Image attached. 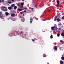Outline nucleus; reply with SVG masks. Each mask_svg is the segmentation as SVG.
Wrapping results in <instances>:
<instances>
[{
  "mask_svg": "<svg viewBox=\"0 0 64 64\" xmlns=\"http://www.w3.org/2000/svg\"><path fill=\"white\" fill-rule=\"evenodd\" d=\"M2 10H3V11L4 12H7V8H6V7L4 6L1 8Z\"/></svg>",
  "mask_w": 64,
  "mask_h": 64,
  "instance_id": "nucleus-1",
  "label": "nucleus"
},
{
  "mask_svg": "<svg viewBox=\"0 0 64 64\" xmlns=\"http://www.w3.org/2000/svg\"><path fill=\"white\" fill-rule=\"evenodd\" d=\"M0 17L1 19H2V18H4V16L2 12H0Z\"/></svg>",
  "mask_w": 64,
  "mask_h": 64,
  "instance_id": "nucleus-2",
  "label": "nucleus"
},
{
  "mask_svg": "<svg viewBox=\"0 0 64 64\" xmlns=\"http://www.w3.org/2000/svg\"><path fill=\"white\" fill-rule=\"evenodd\" d=\"M57 22H60V21H61V20L59 18H58L56 19H56H54V21H57Z\"/></svg>",
  "mask_w": 64,
  "mask_h": 64,
  "instance_id": "nucleus-3",
  "label": "nucleus"
},
{
  "mask_svg": "<svg viewBox=\"0 0 64 64\" xmlns=\"http://www.w3.org/2000/svg\"><path fill=\"white\" fill-rule=\"evenodd\" d=\"M30 23L31 24V23H32V22H33V18L32 17H31L30 18Z\"/></svg>",
  "mask_w": 64,
  "mask_h": 64,
  "instance_id": "nucleus-4",
  "label": "nucleus"
},
{
  "mask_svg": "<svg viewBox=\"0 0 64 64\" xmlns=\"http://www.w3.org/2000/svg\"><path fill=\"white\" fill-rule=\"evenodd\" d=\"M54 28H55V26H52L51 28V29L52 30H54V31H55V30L54 29Z\"/></svg>",
  "mask_w": 64,
  "mask_h": 64,
  "instance_id": "nucleus-5",
  "label": "nucleus"
},
{
  "mask_svg": "<svg viewBox=\"0 0 64 64\" xmlns=\"http://www.w3.org/2000/svg\"><path fill=\"white\" fill-rule=\"evenodd\" d=\"M16 14H11V16L12 17H13L14 16H15Z\"/></svg>",
  "mask_w": 64,
  "mask_h": 64,
  "instance_id": "nucleus-6",
  "label": "nucleus"
},
{
  "mask_svg": "<svg viewBox=\"0 0 64 64\" xmlns=\"http://www.w3.org/2000/svg\"><path fill=\"white\" fill-rule=\"evenodd\" d=\"M8 9L9 10H11L12 9V7L11 6L8 7Z\"/></svg>",
  "mask_w": 64,
  "mask_h": 64,
  "instance_id": "nucleus-7",
  "label": "nucleus"
},
{
  "mask_svg": "<svg viewBox=\"0 0 64 64\" xmlns=\"http://www.w3.org/2000/svg\"><path fill=\"white\" fill-rule=\"evenodd\" d=\"M64 62L62 60H60V64H63Z\"/></svg>",
  "mask_w": 64,
  "mask_h": 64,
  "instance_id": "nucleus-8",
  "label": "nucleus"
},
{
  "mask_svg": "<svg viewBox=\"0 0 64 64\" xmlns=\"http://www.w3.org/2000/svg\"><path fill=\"white\" fill-rule=\"evenodd\" d=\"M61 36H62L64 37V32H62L61 34Z\"/></svg>",
  "mask_w": 64,
  "mask_h": 64,
  "instance_id": "nucleus-9",
  "label": "nucleus"
},
{
  "mask_svg": "<svg viewBox=\"0 0 64 64\" xmlns=\"http://www.w3.org/2000/svg\"><path fill=\"white\" fill-rule=\"evenodd\" d=\"M5 14L6 16H8L9 15V13L7 12H5Z\"/></svg>",
  "mask_w": 64,
  "mask_h": 64,
  "instance_id": "nucleus-10",
  "label": "nucleus"
},
{
  "mask_svg": "<svg viewBox=\"0 0 64 64\" xmlns=\"http://www.w3.org/2000/svg\"><path fill=\"white\" fill-rule=\"evenodd\" d=\"M22 9H20V8H18V11H22Z\"/></svg>",
  "mask_w": 64,
  "mask_h": 64,
  "instance_id": "nucleus-11",
  "label": "nucleus"
},
{
  "mask_svg": "<svg viewBox=\"0 0 64 64\" xmlns=\"http://www.w3.org/2000/svg\"><path fill=\"white\" fill-rule=\"evenodd\" d=\"M54 49H55V50H57V47L56 46H54Z\"/></svg>",
  "mask_w": 64,
  "mask_h": 64,
  "instance_id": "nucleus-12",
  "label": "nucleus"
},
{
  "mask_svg": "<svg viewBox=\"0 0 64 64\" xmlns=\"http://www.w3.org/2000/svg\"><path fill=\"white\" fill-rule=\"evenodd\" d=\"M14 10H15L16 9V8H17V7L16 6H14Z\"/></svg>",
  "mask_w": 64,
  "mask_h": 64,
  "instance_id": "nucleus-13",
  "label": "nucleus"
},
{
  "mask_svg": "<svg viewBox=\"0 0 64 64\" xmlns=\"http://www.w3.org/2000/svg\"><path fill=\"white\" fill-rule=\"evenodd\" d=\"M57 16H56L54 18V19H56V20H57Z\"/></svg>",
  "mask_w": 64,
  "mask_h": 64,
  "instance_id": "nucleus-14",
  "label": "nucleus"
},
{
  "mask_svg": "<svg viewBox=\"0 0 64 64\" xmlns=\"http://www.w3.org/2000/svg\"><path fill=\"white\" fill-rule=\"evenodd\" d=\"M61 59L62 60H64V57H61Z\"/></svg>",
  "mask_w": 64,
  "mask_h": 64,
  "instance_id": "nucleus-15",
  "label": "nucleus"
},
{
  "mask_svg": "<svg viewBox=\"0 0 64 64\" xmlns=\"http://www.w3.org/2000/svg\"><path fill=\"white\" fill-rule=\"evenodd\" d=\"M57 4H59V1L58 0H57Z\"/></svg>",
  "mask_w": 64,
  "mask_h": 64,
  "instance_id": "nucleus-16",
  "label": "nucleus"
},
{
  "mask_svg": "<svg viewBox=\"0 0 64 64\" xmlns=\"http://www.w3.org/2000/svg\"><path fill=\"white\" fill-rule=\"evenodd\" d=\"M50 38L51 39H52V38H53V35H51V36H50Z\"/></svg>",
  "mask_w": 64,
  "mask_h": 64,
  "instance_id": "nucleus-17",
  "label": "nucleus"
},
{
  "mask_svg": "<svg viewBox=\"0 0 64 64\" xmlns=\"http://www.w3.org/2000/svg\"><path fill=\"white\" fill-rule=\"evenodd\" d=\"M57 36L58 37H59L60 36V34H57Z\"/></svg>",
  "mask_w": 64,
  "mask_h": 64,
  "instance_id": "nucleus-18",
  "label": "nucleus"
},
{
  "mask_svg": "<svg viewBox=\"0 0 64 64\" xmlns=\"http://www.w3.org/2000/svg\"><path fill=\"white\" fill-rule=\"evenodd\" d=\"M46 55L45 54H43V56L44 57H46Z\"/></svg>",
  "mask_w": 64,
  "mask_h": 64,
  "instance_id": "nucleus-19",
  "label": "nucleus"
},
{
  "mask_svg": "<svg viewBox=\"0 0 64 64\" xmlns=\"http://www.w3.org/2000/svg\"><path fill=\"white\" fill-rule=\"evenodd\" d=\"M58 25L59 26H61L62 25V24H61V23H60Z\"/></svg>",
  "mask_w": 64,
  "mask_h": 64,
  "instance_id": "nucleus-20",
  "label": "nucleus"
},
{
  "mask_svg": "<svg viewBox=\"0 0 64 64\" xmlns=\"http://www.w3.org/2000/svg\"><path fill=\"white\" fill-rule=\"evenodd\" d=\"M12 6V7H14V6H15V4H13L11 5Z\"/></svg>",
  "mask_w": 64,
  "mask_h": 64,
  "instance_id": "nucleus-21",
  "label": "nucleus"
},
{
  "mask_svg": "<svg viewBox=\"0 0 64 64\" xmlns=\"http://www.w3.org/2000/svg\"><path fill=\"white\" fill-rule=\"evenodd\" d=\"M24 9H25V10H27V8H26V7H24Z\"/></svg>",
  "mask_w": 64,
  "mask_h": 64,
  "instance_id": "nucleus-22",
  "label": "nucleus"
},
{
  "mask_svg": "<svg viewBox=\"0 0 64 64\" xmlns=\"http://www.w3.org/2000/svg\"><path fill=\"white\" fill-rule=\"evenodd\" d=\"M0 2H4V0H2L1 1V0H0Z\"/></svg>",
  "mask_w": 64,
  "mask_h": 64,
  "instance_id": "nucleus-23",
  "label": "nucleus"
},
{
  "mask_svg": "<svg viewBox=\"0 0 64 64\" xmlns=\"http://www.w3.org/2000/svg\"><path fill=\"white\" fill-rule=\"evenodd\" d=\"M60 42L61 43H62V42H63V41L62 40H60Z\"/></svg>",
  "mask_w": 64,
  "mask_h": 64,
  "instance_id": "nucleus-24",
  "label": "nucleus"
},
{
  "mask_svg": "<svg viewBox=\"0 0 64 64\" xmlns=\"http://www.w3.org/2000/svg\"><path fill=\"white\" fill-rule=\"evenodd\" d=\"M21 8H22L23 7V6H20Z\"/></svg>",
  "mask_w": 64,
  "mask_h": 64,
  "instance_id": "nucleus-25",
  "label": "nucleus"
},
{
  "mask_svg": "<svg viewBox=\"0 0 64 64\" xmlns=\"http://www.w3.org/2000/svg\"><path fill=\"white\" fill-rule=\"evenodd\" d=\"M62 19H64V16H63V17H62Z\"/></svg>",
  "mask_w": 64,
  "mask_h": 64,
  "instance_id": "nucleus-26",
  "label": "nucleus"
},
{
  "mask_svg": "<svg viewBox=\"0 0 64 64\" xmlns=\"http://www.w3.org/2000/svg\"><path fill=\"white\" fill-rule=\"evenodd\" d=\"M21 5L22 6H23V5H24V4L23 3H21Z\"/></svg>",
  "mask_w": 64,
  "mask_h": 64,
  "instance_id": "nucleus-27",
  "label": "nucleus"
},
{
  "mask_svg": "<svg viewBox=\"0 0 64 64\" xmlns=\"http://www.w3.org/2000/svg\"><path fill=\"white\" fill-rule=\"evenodd\" d=\"M11 2H8V3H10H10H11Z\"/></svg>",
  "mask_w": 64,
  "mask_h": 64,
  "instance_id": "nucleus-28",
  "label": "nucleus"
},
{
  "mask_svg": "<svg viewBox=\"0 0 64 64\" xmlns=\"http://www.w3.org/2000/svg\"><path fill=\"white\" fill-rule=\"evenodd\" d=\"M32 11H33V10H34V8H32Z\"/></svg>",
  "mask_w": 64,
  "mask_h": 64,
  "instance_id": "nucleus-29",
  "label": "nucleus"
},
{
  "mask_svg": "<svg viewBox=\"0 0 64 64\" xmlns=\"http://www.w3.org/2000/svg\"><path fill=\"white\" fill-rule=\"evenodd\" d=\"M21 33H23V32L21 31L20 32V34H21Z\"/></svg>",
  "mask_w": 64,
  "mask_h": 64,
  "instance_id": "nucleus-30",
  "label": "nucleus"
},
{
  "mask_svg": "<svg viewBox=\"0 0 64 64\" xmlns=\"http://www.w3.org/2000/svg\"><path fill=\"white\" fill-rule=\"evenodd\" d=\"M32 41H33V42H34V40L32 39Z\"/></svg>",
  "mask_w": 64,
  "mask_h": 64,
  "instance_id": "nucleus-31",
  "label": "nucleus"
},
{
  "mask_svg": "<svg viewBox=\"0 0 64 64\" xmlns=\"http://www.w3.org/2000/svg\"><path fill=\"white\" fill-rule=\"evenodd\" d=\"M24 12L25 13V12H26V10H24Z\"/></svg>",
  "mask_w": 64,
  "mask_h": 64,
  "instance_id": "nucleus-32",
  "label": "nucleus"
},
{
  "mask_svg": "<svg viewBox=\"0 0 64 64\" xmlns=\"http://www.w3.org/2000/svg\"><path fill=\"white\" fill-rule=\"evenodd\" d=\"M55 28L56 29H58V28H57V27H55Z\"/></svg>",
  "mask_w": 64,
  "mask_h": 64,
  "instance_id": "nucleus-33",
  "label": "nucleus"
},
{
  "mask_svg": "<svg viewBox=\"0 0 64 64\" xmlns=\"http://www.w3.org/2000/svg\"><path fill=\"white\" fill-rule=\"evenodd\" d=\"M64 57V55H62V57Z\"/></svg>",
  "mask_w": 64,
  "mask_h": 64,
  "instance_id": "nucleus-34",
  "label": "nucleus"
},
{
  "mask_svg": "<svg viewBox=\"0 0 64 64\" xmlns=\"http://www.w3.org/2000/svg\"><path fill=\"white\" fill-rule=\"evenodd\" d=\"M57 6H58V7L59 6V5L58 4H57Z\"/></svg>",
  "mask_w": 64,
  "mask_h": 64,
  "instance_id": "nucleus-35",
  "label": "nucleus"
},
{
  "mask_svg": "<svg viewBox=\"0 0 64 64\" xmlns=\"http://www.w3.org/2000/svg\"><path fill=\"white\" fill-rule=\"evenodd\" d=\"M20 14H22V12H20Z\"/></svg>",
  "mask_w": 64,
  "mask_h": 64,
  "instance_id": "nucleus-36",
  "label": "nucleus"
},
{
  "mask_svg": "<svg viewBox=\"0 0 64 64\" xmlns=\"http://www.w3.org/2000/svg\"><path fill=\"white\" fill-rule=\"evenodd\" d=\"M48 11H49V12H50V10H48Z\"/></svg>",
  "mask_w": 64,
  "mask_h": 64,
  "instance_id": "nucleus-37",
  "label": "nucleus"
},
{
  "mask_svg": "<svg viewBox=\"0 0 64 64\" xmlns=\"http://www.w3.org/2000/svg\"><path fill=\"white\" fill-rule=\"evenodd\" d=\"M59 30H61V28H59Z\"/></svg>",
  "mask_w": 64,
  "mask_h": 64,
  "instance_id": "nucleus-38",
  "label": "nucleus"
},
{
  "mask_svg": "<svg viewBox=\"0 0 64 64\" xmlns=\"http://www.w3.org/2000/svg\"><path fill=\"white\" fill-rule=\"evenodd\" d=\"M12 0V1H14V0Z\"/></svg>",
  "mask_w": 64,
  "mask_h": 64,
  "instance_id": "nucleus-39",
  "label": "nucleus"
},
{
  "mask_svg": "<svg viewBox=\"0 0 64 64\" xmlns=\"http://www.w3.org/2000/svg\"><path fill=\"white\" fill-rule=\"evenodd\" d=\"M25 1V0H22V1Z\"/></svg>",
  "mask_w": 64,
  "mask_h": 64,
  "instance_id": "nucleus-40",
  "label": "nucleus"
},
{
  "mask_svg": "<svg viewBox=\"0 0 64 64\" xmlns=\"http://www.w3.org/2000/svg\"><path fill=\"white\" fill-rule=\"evenodd\" d=\"M62 15H64V14H62Z\"/></svg>",
  "mask_w": 64,
  "mask_h": 64,
  "instance_id": "nucleus-41",
  "label": "nucleus"
},
{
  "mask_svg": "<svg viewBox=\"0 0 64 64\" xmlns=\"http://www.w3.org/2000/svg\"><path fill=\"white\" fill-rule=\"evenodd\" d=\"M23 16H24V14H23Z\"/></svg>",
  "mask_w": 64,
  "mask_h": 64,
  "instance_id": "nucleus-42",
  "label": "nucleus"
},
{
  "mask_svg": "<svg viewBox=\"0 0 64 64\" xmlns=\"http://www.w3.org/2000/svg\"><path fill=\"white\" fill-rule=\"evenodd\" d=\"M62 13H63V12L62 11Z\"/></svg>",
  "mask_w": 64,
  "mask_h": 64,
  "instance_id": "nucleus-43",
  "label": "nucleus"
},
{
  "mask_svg": "<svg viewBox=\"0 0 64 64\" xmlns=\"http://www.w3.org/2000/svg\"><path fill=\"white\" fill-rule=\"evenodd\" d=\"M20 18H21V16H20Z\"/></svg>",
  "mask_w": 64,
  "mask_h": 64,
  "instance_id": "nucleus-44",
  "label": "nucleus"
},
{
  "mask_svg": "<svg viewBox=\"0 0 64 64\" xmlns=\"http://www.w3.org/2000/svg\"><path fill=\"white\" fill-rule=\"evenodd\" d=\"M63 32H64V30H63Z\"/></svg>",
  "mask_w": 64,
  "mask_h": 64,
  "instance_id": "nucleus-45",
  "label": "nucleus"
},
{
  "mask_svg": "<svg viewBox=\"0 0 64 64\" xmlns=\"http://www.w3.org/2000/svg\"><path fill=\"white\" fill-rule=\"evenodd\" d=\"M34 39H35V38H34Z\"/></svg>",
  "mask_w": 64,
  "mask_h": 64,
  "instance_id": "nucleus-46",
  "label": "nucleus"
}]
</instances>
